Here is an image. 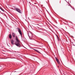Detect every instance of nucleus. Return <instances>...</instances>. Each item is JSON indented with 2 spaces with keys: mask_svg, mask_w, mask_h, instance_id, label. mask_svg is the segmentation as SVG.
<instances>
[{
  "mask_svg": "<svg viewBox=\"0 0 75 75\" xmlns=\"http://www.w3.org/2000/svg\"><path fill=\"white\" fill-rule=\"evenodd\" d=\"M16 41L17 42H16L15 44L16 45V46H17V47H19L20 46V43H20V40H19L18 39L17 36H16Z\"/></svg>",
  "mask_w": 75,
  "mask_h": 75,
  "instance_id": "1",
  "label": "nucleus"
},
{
  "mask_svg": "<svg viewBox=\"0 0 75 75\" xmlns=\"http://www.w3.org/2000/svg\"><path fill=\"white\" fill-rule=\"evenodd\" d=\"M15 10L16 11H18V13H21V10H20L18 8H16Z\"/></svg>",
  "mask_w": 75,
  "mask_h": 75,
  "instance_id": "2",
  "label": "nucleus"
},
{
  "mask_svg": "<svg viewBox=\"0 0 75 75\" xmlns=\"http://www.w3.org/2000/svg\"><path fill=\"white\" fill-rule=\"evenodd\" d=\"M28 35L30 38H33V34H32V33H30Z\"/></svg>",
  "mask_w": 75,
  "mask_h": 75,
  "instance_id": "3",
  "label": "nucleus"
},
{
  "mask_svg": "<svg viewBox=\"0 0 75 75\" xmlns=\"http://www.w3.org/2000/svg\"><path fill=\"white\" fill-rule=\"evenodd\" d=\"M18 31L19 33V34H20L21 35H21H22V33H21V30H20V28L18 29Z\"/></svg>",
  "mask_w": 75,
  "mask_h": 75,
  "instance_id": "4",
  "label": "nucleus"
},
{
  "mask_svg": "<svg viewBox=\"0 0 75 75\" xmlns=\"http://www.w3.org/2000/svg\"><path fill=\"white\" fill-rule=\"evenodd\" d=\"M55 59L56 61H57V62L59 64V60H58V59L57 57H55Z\"/></svg>",
  "mask_w": 75,
  "mask_h": 75,
  "instance_id": "5",
  "label": "nucleus"
},
{
  "mask_svg": "<svg viewBox=\"0 0 75 75\" xmlns=\"http://www.w3.org/2000/svg\"><path fill=\"white\" fill-rule=\"evenodd\" d=\"M12 36L13 37H15V35H16V34H15V33H12Z\"/></svg>",
  "mask_w": 75,
  "mask_h": 75,
  "instance_id": "6",
  "label": "nucleus"
},
{
  "mask_svg": "<svg viewBox=\"0 0 75 75\" xmlns=\"http://www.w3.org/2000/svg\"><path fill=\"white\" fill-rule=\"evenodd\" d=\"M14 40H11V44H12V45H13V44H14Z\"/></svg>",
  "mask_w": 75,
  "mask_h": 75,
  "instance_id": "7",
  "label": "nucleus"
},
{
  "mask_svg": "<svg viewBox=\"0 0 75 75\" xmlns=\"http://www.w3.org/2000/svg\"><path fill=\"white\" fill-rule=\"evenodd\" d=\"M9 38H10L11 39L12 38L11 35L10 34L9 35Z\"/></svg>",
  "mask_w": 75,
  "mask_h": 75,
  "instance_id": "8",
  "label": "nucleus"
},
{
  "mask_svg": "<svg viewBox=\"0 0 75 75\" xmlns=\"http://www.w3.org/2000/svg\"><path fill=\"white\" fill-rule=\"evenodd\" d=\"M34 51H36V52H39V53H40V52L38 51V50L36 49H34Z\"/></svg>",
  "mask_w": 75,
  "mask_h": 75,
  "instance_id": "9",
  "label": "nucleus"
},
{
  "mask_svg": "<svg viewBox=\"0 0 75 75\" xmlns=\"http://www.w3.org/2000/svg\"><path fill=\"white\" fill-rule=\"evenodd\" d=\"M0 9H1V10H2V11H4L3 10V9H2V8H0Z\"/></svg>",
  "mask_w": 75,
  "mask_h": 75,
  "instance_id": "10",
  "label": "nucleus"
},
{
  "mask_svg": "<svg viewBox=\"0 0 75 75\" xmlns=\"http://www.w3.org/2000/svg\"><path fill=\"white\" fill-rule=\"evenodd\" d=\"M57 40L58 41H59V38H58V37H57Z\"/></svg>",
  "mask_w": 75,
  "mask_h": 75,
  "instance_id": "11",
  "label": "nucleus"
},
{
  "mask_svg": "<svg viewBox=\"0 0 75 75\" xmlns=\"http://www.w3.org/2000/svg\"><path fill=\"white\" fill-rule=\"evenodd\" d=\"M56 36H57V37L58 38V36H57V35H56Z\"/></svg>",
  "mask_w": 75,
  "mask_h": 75,
  "instance_id": "12",
  "label": "nucleus"
},
{
  "mask_svg": "<svg viewBox=\"0 0 75 75\" xmlns=\"http://www.w3.org/2000/svg\"><path fill=\"white\" fill-rule=\"evenodd\" d=\"M30 40L31 39V38H30Z\"/></svg>",
  "mask_w": 75,
  "mask_h": 75,
  "instance_id": "13",
  "label": "nucleus"
},
{
  "mask_svg": "<svg viewBox=\"0 0 75 75\" xmlns=\"http://www.w3.org/2000/svg\"><path fill=\"white\" fill-rule=\"evenodd\" d=\"M65 0V1H66V0Z\"/></svg>",
  "mask_w": 75,
  "mask_h": 75,
  "instance_id": "14",
  "label": "nucleus"
}]
</instances>
